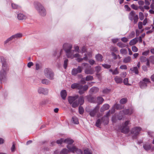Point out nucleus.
Masks as SVG:
<instances>
[{"label": "nucleus", "mask_w": 154, "mask_h": 154, "mask_svg": "<svg viewBox=\"0 0 154 154\" xmlns=\"http://www.w3.org/2000/svg\"><path fill=\"white\" fill-rule=\"evenodd\" d=\"M99 109V106H97L93 109H91L89 111L90 115L91 117H94L96 114L98 112Z\"/></svg>", "instance_id": "4468645a"}, {"label": "nucleus", "mask_w": 154, "mask_h": 154, "mask_svg": "<svg viewBox=\"0 0 154 154\" xmlns=\"http://www.w3.org/2000/svg\"><path fill=\"white\" fill-rule=\"evenodd\" d=\"M114 80L117 84H121L123 82V79L121 77L118 76H115L114 78Z\"/></svg>", "instance_id": "412c9836"}, {"label": "nucleus", "mask_w": 154, "mask_h": 154, "mask_svg": "<svg viewBox=\"0 0 154 154\" xmlns=\"http://www.w3.org/2000/svg\"><path fill=\"white\" fill-rule=\"evenodd\" d=\"M37 91L39 94H42L45 95H46L48 94V90L47 88L39 87L38 88Z\"/></svg>", "instance_id": "ddd939ff"}, {"label": "nucleus", "mask_w": 154, "mask_h": 154, "mask_svg": "<svg viewBox=\"0 0 154 154\" xmlns=\"http://www.w3.org/2000/svg\"><path fill=\"white\" fill-rule=\"evenodd\" d=\"M140 61L142 62H144L146 61V65L148 67L150 66V63L148 61V59L146 58V57L143 56H141L140 58Z\"/></svg>", "instance_id": "f3484780"}, {"label": "nucleus", "mask_w": 154, "mask_h": 154, "mask_svg": "<svg viewBox=\"0 0 154 154\" xmlns=\"http://www.w3.org/2000/svg\"><path fill=\"white\" fill-rule=\"evenodd\" d=\"M74 142V141L70 139V138H67L65 140L64 143L68 144V145H71L70 144H72Z\"/></svg>", "instance_id": "cd10ccee"}, {"label": "nucleus", "mask_w": 154, "mask_h": 154, "mask_svg": "<svg viewBox=\"0 0 154 154\" xmlns=\"http://www.w3.org/2000/svg\"><path fill=\"white\" fill-rule=\"evenodd\" d=\"M72 47V45L71 44L69 43H65L63 46V49L66 53L71 50Z\"/></svg>", "instance_id": "f8f14e48"}, {"label": "nucleus", "mask_w": 154, "mask_h": 154, "mask_svg": "<svg viewBox=\"0 0 154 154\" xmlns=\"http://www.w3.org/2000/svg\"><path fill=\"white\" fill-rule=\"evenodd\" d=\"M84 154H92V152L89 150L88 149H85L84 150Z\"/></svg>", "instance_id": "13d9d810"}, {"label": "nucleus", "mask_w": 154, "mask_h": 154, "mask_svg": "<svg viewBox=\"0 0 154 154\" xmlns=\"http://www.w3.org/2000/svg\"><path fill=\"white\" fill-rule=\"evenodd\" d=\"M118 119L116 116L115 115L112 117V120L113 123H116L117 122Z\"/></svg>", "instance_id": "09e8293b"}, {"label": "nucleus", "mask_w": 154, "mask_h": 154, "mask_svg": "<svg viewBox=\"0 0 154 154\" xmlns=\"http://www.w3.org/2000/svg\"><path fill=\"white\" fill-rule=\"evenodd\" d=\"M127 99L126 98H122L120 100V102L121 104H124L127 102Z\"/></svg>", "instance_id": "4d7b16f0"}, {"label": "nucleus", "mask_w": 154, "mask_h": 154, "mask_svg": "<svg viewBox=\"0 0 154 154\" xmlns=\"http://www.w3.org/2000/svg\"><path fill=\"white\" fill-rule=\"evenodd\" d=\"M79 112L80 114H82L84 112V110L83 108L81 106H80L79 107Z\"/></svg>", "instance_id": "3c124183"}, {"label": "nucleus", "mask_w": 154, "mask_h": 154, "mask_svg": "<svg viewBox=\"0 0 154 154\" xmlns=\"http://www.w3.org/2000/svg\"><path fill=\"white\" fill-rule=\"evenodd\" d=\"M99 88L96 87H93L90 90V93H96L99 91Z\"/></svg>", "instance_id": "bb28decb"}, {"label": "nucleus", "mask_w": 154, "mask_h": 154, "mask_svg": "<svg viewBox=\"0 0 154 154\" xmlns=\"http://www.w3.org/2000/svg\"><path fill=\"white\" fill-rule=\"evenodd\" d=\"M68 62V59H65L64 60L63 67L65 69H66V68L67 67V65Z\"/></svg>", "instance_id": "864d4df0"}, {"label": "nucleus", "mask_w": 154, "mask_h": 154, "mask_svg": "<svg viewBox=\"0 0 154 154\" xmlns=\"http://www.w3.org/2000/svg\"><path fill=\"white\" fill-rule=\"evenodd\" d=\"M131 7L133 9L135 10H137L139 8V7L134 4L131 5Z\"/></svg>", "instance_id": "6e6d98bb"}, {"label": "nucleus", "mask_w": 154, "mask_h": 154, "mask_svg": "<svg viewBox=\"0 0 154 154\" xmlns=\"http://www.w3.org/2000/svg\"><path fill=\"white\" fill-rule=\"evenodd\" d=\"M123 83L124 84L127 85H131L128 83V79L127 78H125L123 80Z\"/></svg>", "instance_id": "603ef678"}, {"label": "nucleus", "mask_w": 154, "mask_h": 154, "mask_svg": "<svg viewBox=\"0 0 154 154\" xmlns=\"http://www.w3.org/2000/svg\"><path fill=\"white\" fill-rule=\"evenodd\" d=\"M93 79V77L92 76L88 75L85 78V80L86 81H92Z\"/></svg>", "instance_id": "a18cd8bd"}, {"label": "nucleus", "mask_w": 154, "mask_h": 154, "mask_svg": "<svg viewBox=\"0 0 154 154\" xmlns=\"http://www.w3.org/2000/svg\"><path fill=\"white\" fill-rule=\"evenodd\" d=\"M132 51L134 52H137L138 51V49L135 46H133L131 48Z\"/></svg>", "instance_id": "5fc2aeb1"}, {"label": "nucleus", "mask_w": 154, "mask_h": 154, "mask_svg": "<svg viewBox=\"0 0 154 154\" xmlns=\"http://www.w3.org/2000/svg\"><path fill=\"white\" fill-rule=\"evenodd\" d=\"M129 121H127L124 124H122V126L119 127V129L121 130V132L125 134L128 133L129 131V128L128 126Z\"/></svg>", "instance_id": "0eeeda50"}, {"label": "nucleus", "mask_w": 154, "mask_h": 154, "mask_svg": "<svg viewBox=\"0 0 154 154\" xmlns=\"http://www.w3.org/2000/svg\"><path fill=\"white\" fill-rule=\"evenodd\" d=\"M95 71L97 72L96 75L98 78H99L100 76V74L99 73V72L101 70V67L99 66H96L95 68Z\"/></svg>", "instance_id": "393cba45"}, {"label": "nucleus", "mask_w": 154, "mask_h": 154, "mask_svg": "<svg viewBox=\"0 0 154 154\" xmlns=\"http://www.w3.org/2000/svg\"><path fill=\"white\" fill-rule=\"evenodd\" d=\"M150 82V81L149 79L144 78L142 81L140 82L139 85L141 88H144L147 86V84Z\"/></svg>", "instance_id": "9d476101"}, {"label": "nucleus", "mask_w": 154, "mask_h": 154, "mask_svg": "<svg viewBox=\"0 0 154 154\" xmlns=\"http://www.w3.org/2000/svg\"><path fill=\"white\" fill-rule=\"evenodd\" d=\"M124 7L126 10L127 11H130L131 10L130 8L127 5H125Z\"/></svg>", "instance_id": "69168bd1"}, {"label": "nucleus", "mask_w": 154, "mask_h": 154, "mask_svg": "<svg viewBox=\"0 0 154 154\" xmlns=\"http://www.w3.org/2000/svg\"><path fill=\"white\" fill-rule=\"evenodd\" d=\"M109 107V105L108 104H105L103 105L100 108V111L101 112H103L105 110L108 109Z\"/></svg>", "instance_id": "aec40b11"}, {"label": "nucleus", "mask_w": 154, "mask_h": 154, "mask_svg": "<svg viewBox=\"0 0 154 154\" xmlns=\"http://www.w3.org/2000/svg\"><path fill=\"white\" fill-rule=\"evenodd\" d=\"M84 57H86L87 58V60L88 58H90L92 57V53L90 52H87L85 54Z\"/></svg>", "instance_id": "ea45409f"}, {"label": "nucleus", "mask_w": 154, "mask_h": 154, "mask_svg": "<svg viewBox=\"0 0 154 154\" xmlns=\"http://www.w3.org/2000/svg\"><path fill=\"white\" fill-rule=\"evenodd\" d=\"M128 17L129 19L131 21H133V23L134 24L137 23L139 19L138 15L136 14L135 12L134 11H132L129 13Z\"/></svg>", "instance_id": "39448f33"}, {"label": "nucleus", "mask_w": 154, "mask_h": 154, "mask_svg": "<svg viewBox=\"0 0 154 154\" xmlns=\"http://www.w3.org/2000/svg\"><path fill=\"white\" fill-rule=\"evenodd\" d=\"M121 40H122V42H127L128 40L127 38L126 37H123V38H122L121 39Z\"/></svg>", "instance_id": "774afa93"}, {"label": "nucleus", "mask_w": 154, "mask_h": 154, "mask_svg": "<svg viewBox=\"0 0 154 154\" xmlns=\"http://www.w3.org/2000/svg\"><path fill=\"white\" fill-rule=\"evenodd\" d=\"M102 121L104 124L107 125L109 123V118L106 116H103L102 119Z\"/></svg>", "instance_id": "c85d7f7f"}, {"label": "nucleus", "mask_w": 154, "mask_h": 154, "mask_svg": "<svg viewBox=\"0 0 154 154\" xmlns=\"http://www.w3.org/2000/svg\"><path fill=\"white\" fill-rule=\"evenodd\" d=\"M11 5L12 8L14 9H18L20 8L19 5L13 3H11Z\"/></svg>", "instance_id": "4c0bfd02"}, {"label": "nucleus", "mask_w": 154, "mask_h": 154, "mask_svg": "<svg viewBox=\"0 0 154 154\" xmlns=\"http://www.w3.org/2000/svg\"><path fill=\"white\" fill-rule=\"evenodd\" d=\"M131 60V58L130 56L125 58L123 60V62L124 63H128L130 62Z\"/></svg>", "instance_id": "473e14b6"}, {"label": "nucleus", "mask_w": 154, "mask_h": 154, "mask_svg": "<svg viewBox=\"0 0 154 154\" xmlns=\"http://www.w3.org/2000/svg\"><path fill=\"white\" fill-rule=\"evenodd\" d=\"M82 71V68L80 66H79L77 68H74L72 69L71 72L72 74L73 75H76L77 74L81 72Z\"/></svg>", "instance_id": "2eb2a0df"}, {"label": "nucleus", "mask_w": 154, "mask_h": 154, "mask_svg": "<svg viewBox=\"0 0 154 154\" xmlns=\"http://www.w3.org/2000/svg\"><path fill=\"white\" fill-rule=\"evenodd\" d=\"M5 59L2 56H0V61L2 63V66L0 71V79L1 80L5 78L6 76L9 68L6 63Z\"/></svg>", "instance_id": "f03ea898"}, {"label": "nucleus", "mask_w": 154, "mask_h": 154, "mask_svg": "<svg viewBox=\"0 0 154 154\" xmlns=\"http://www.w3.org/2000/svg\"><path fill=\"white\" fill-rule=\"evenodd\" d=\"M44 75L47 78L50 80H53L54 79V74L52 70L49 68H45L44 71Z\"/></svg>", "instance_id": "423d86ee"}, {"label": "nucleus", "mask_w": 154, "mask_h": 154, "mask_svg": "<svg viewBox=\"0 0 154 154\" xmlns=\"http://www.w3.org/2000/svg\"><path fill=\"white\" fill-rule=\"evenodd\" d=\"M13 39H14L13 37L12 36H11L10 37L8 38L6 41L4 42V44H6Z\"/></svg>", "instance_id": "8fccbe9b"}, {"label": "nucleus", "mask_w": 154, "mask_h": 154, "mask_svg": "<svg viewBox=\"0 0 154 154\" xmlns=\"http://www.w3.org/2000/svg\"><path fill=\"white\" fill-rule=\"evenodd\" d=\"M102 122V121H101L100 119H97L96 123V125L98 127H100Z\"/></svg>", "instance_id": "de8ad7c7"}, {"label": "nucleus", "mask_w": 154, "mask_h": 154, "mask_svg": "<svg viewBox=\"0 0 154 154\" xmlns=\"http://www.w3.org/2000/svg\"><path fill=\"white\" fill-rule=\"evenodd\" d=\"M117 45L118 46L121 48H124L126 46V45L122 42H119L118 43Z\"/></svg>", "instance_id": "c03bdc74"}, {"label": "nucleus", "mask_w": 154, "mask_h": 154, "mask_svg": "<svg viewBox=\"0 0 154 154\" xmlns=\"http://www.w3.org/2000/svg\"><path fill=\"white\" fill-rule=\"evenodd\" d=\"M75 53V51L73 50H72L66 53V55L68 58L71 59H73L74 58L81 57V55L78 53Z\"/></svg>", "instance_id": "1a4fd4ad"}, {"label": "nucleus", "mask_w": 154, "mask_h": 154, "mask_svg": "<svg viewBox=\"0 0 154 154\" xmlns=\"http://www.w3.org/2000/svg\"><path fill=\"white\" fill-rule=\"evenodd\" d=\"M120 53L122 55H125L127 53V49L125 48H122L120 50Z\"/></svg>", "instance_id": "58836bf2"}, {"label": "nucleus", "mask_w": 154, "mask_h": 154, "mask_svg": "<svg viewBox=\"0 0 154 154\" xmlns=\"http://www.w3.org/2000/svg\"><path fill=\"white\" fill-rule=\"evenodd\" d=\"M89 63L91 65H93L95 63V61L91 59L89 60Z\"/></svg>", "instance_id": "0e129e2a"}, {"label": "nucleus", "mask_w": 154, "mask_h": 154, "mask_svg": "<svg viewBox=\"0 0 154 154\" xmlns=\"http://www.w3.org/2000/svg\"><path fill=\"white\" fill-rule=\"evenodd\" d=\"M70 152L69 149H67L66 148L63 149L60 152V154H67Z\"/></svg>", "instance_id": "f704fd0d"}, {"label": "nucleus", "mask_w": 154, "mask_h": 154, "mask_svg": "<svg viewBox=\"0 0 154 154\" xmlns=\"http://www.w3.org/2000/svg\"><path fill=\"white\" fill-rule=\"evenodd\" d=\"M149 62H150L152 64H154V56H150L148 58Z\"/></svg>", "instance_id": "a19ab883"}, {"label": "nucleus", "mask_w": 154, "mask_h": 154, "mask_svg": "<svg viewBox=\"0 0 154 154\" xmlns=\"http://www.w3.org/2000/svg\"><path fill=\"white\" fill-rule=\"evenodd\" d=\"M77 58L76 60L79 62H81L83 60H87V58L86 57H84L83 58H80V57H77Z\"/></svg>", "instance_id": "c9c22d12"}, {"label": "nucleus", "mask_w": 154, "mask_h": 154, "mask_svg": "<svg viewBox=\"0 0 154 154\" xmlns=\"http://www.w3.org/2000/svg\"><path fill=\"white\" fill-rule=\"evenodd\" d=\"M143 148L145 150H148L151 149V146L150 144L146 143L143 145Z\"/></svg>", "instance_id": "7c9ffc66"}, {"label": "nucleus", "mask_w": 154, "mask_h": 154, "mask_svg": "<svg viewBox=\"0 0 154 154\" xmlns=\"http://www.w3.org/2000/svg\"><path fill=\"white\" fill-rule=\"evenodd\" d=\"M89 100L91 103H96V99L92 96H90L88 98Z\"/></svg>", "instance_id": "e433bc0d"}, {"label": "nucleus", "mask_w": 154, "mask_h": 154, "mask_svg": "<svg viewBox=\"0 0 154 154\" xmlns=\"http://www.w3.org/2000/svg\"><path fill=\"white\" fill-rule=\"evenodd\" d=\"M82 53L83 54L86 52V49L85 47H83L82 49Z\"/></svg>", "instance_id": "338daca9"}, {"label": "nucleus", "mask_w": 154, "mask_h": 154, "mask_svg": "<svg viewBox=\"0 0 154 154\" xmlns=\"http://www.w3.org/2000/svg\"><path fill=\"white\" fill-rule=\"evenodd\" d=\"M109 71L111 72L113 75H117L119 73L117 68H116L114 70H113L112 69H109Z\"/></svg>", "instance_id": "5701e85b"}, {"label": "nucleus", "mask_w": 154, "mask_h": 154, "mask_svg": "<svg viewBox=\"0 0 154 154\" xmlns=\"http://www.w3.org/2000/svg\"><path fill=\"white\" fill-rule=\"evenodd\" d=\"M122 112L125 115H131L134 112V110L132 108H131L130 109H124Z\"/></svg>", "instance_id": "6ab92c4d"}, {"label": "nucleus", "mask_w": 154, "mask_h": 154, "mask_svg": "<svg viewBox=\"0 0 154 154\" xmlns=\"http://www.w3.org/2000/svg\"><path fill=\"white\" fill-rule=\"evenodd\" d=\"M141 130V128L140 127H136L133 128L131 130V133L133 134V138H135L134 136L136 137L140 133V131Z\"/></svg>", "instance_id": "9b49d317"}, {"label": "nucleus", "mask_w": 154, "mask_h": 154, "mask_svg": "<svg viewBox=\"0 0 154 154\" xmlns=\"http://www.w3.org/2000/svg\"><path fill=\"white\" fill-rule=\"evenodd\" d=\"M91 67V66H90L89 68H86L85 69V72L86 74L92 75L94 73V70Z\"/></svg>", "instance_id": "dca6fc26"}, {"label": "nucleus", "mask_w": 154, "mask_h": 154, "mask_svg": "<svg viewBox=\"0 0 154 154\" xmlns=\"http://www.w3.org/2000/svg\"><path fill=\"white\" fill-rule=\"evenodd\" d=\"M120 68L121 69H127V67L126 65H122L120 67Z\"/></svg>", "instance_id": "e2e57ef3"}, {"label": "nucleus", "mask_w": 154, "mask_h": 154, "mask_svg": "<svg viewBox=\"0 0 154 154\" xmlns=\"http://www.w3.org/2000/svg\"><path fill=\"white\" fill-rule=\"evenodd\" d=\"M139 38H136L131 40L129 42V45H133L136 44L138 41Z\"/></svg>", "instance_id": "b1692460"}, {"label": "nucleus", "mask_w": 154, "mask_h": 154, "mask_svg": "<svg viewBox=\"0 0 154 154\" xmlns=\"http://www.w3.org/2000/svg\"><path fill=\"white\" fill-rule=\"evenodd\" d=\"M71 88L73 89L76 88L79 90V92L80 94H83L85 91L88 89V86L86 85L83 86L79 84L74 83L71 85Z\"/></svg>", "instance_id": "20e7f679"}, {"label": "nucleus", "mask_w": 154, "mask_h": 154, "mask_svg": "<svg viewBox=\"0 0 154 154\" xmlns=\"http://www.w3.org/2000/svg\"><path fill=\"white\" fill-rule=\"evenodd\" d=\"M68 100L69 103L73 108L77 107L79 104L82 105L84 102V99L83 96H81L79 98V96L76 95L73 96H69Z\"/></svg>", "instance_id": "f257e3e1"}, {"label": "nucleus", "mask_w": 154, "mask_h": 154, "mask_svg": "<svg viewBox=\"0 0 154 154\" xmlns=\"http://www.w3.org/2000/svg\"><path fill=\"white\" fill-rule=\"evenodd\" d=\"M14 39H17L22 37V35L21 33H18L12 35Z\"/></svg>", "instance_id": "72a5a7b5"}, {"label": "nucleus", "mask_w": 154, "mask_h": 154, "mask_svg": "<svg viewBox=\"0 0 154 154\" xmlns=\"http://www.w3.org/2000/svg\"><path fill=\"white\" fill-rule=\"evenodd\" d=\"M149 50H148L145 51H144L142 53V54L143 55H144L146 56H147L148 55L149 53Z\"/></svg>", "instance_id": "680f3d73"}, {"label": "nucleus", "mask_w": 154, "mask_h": 154, "mask_svg": "<svg viewBox=\"0 0 154 154\" xmlns=\"http://www.w3.org/2000/svg\"><path fill=\"white\" fill-rule=\"evenodd\" d=\"M34 5L35 9L41 16L45 17L46 15V9L40 3L35 2L34 3Z\"/></svg>", "instance_id": "7ed1b4c3"}, {"label": "nucleus", "mask_w": 154, "mask_h": 154, "mask_svg": "<svg viewBox=\"0 0 154 154\" xmlns=\"http://www.w3.org/2000/svg\"><path fill=\"white\" fill-rule=\"evenodd\" d=\"M61 96L63 100L65 99L67 95L66 92V90H63L60 93Z\"/></svg>", "instance_id": "2f4dec72"}, {"label": "nucleus", "mask_w": 154, "mask_h": 154, "mask_svg": "<svg viewBox=\"0 0 154 154\" xmlns=\"http://www.w3.org/2000/svg\"><path fill=\"white\" fill-rule=\"evenodd\" d=\"M17 18L18 20H26L27 18V17L23 14L19 13L17 14Z\"/></svg>", "instance_id": "a211bd4d"}, {"label": "nucleus", "mask_w": 154, "mask_h": 154, "mask_svg": "<svg viewBox=\"0 0 154 154\" xmlns=\"http://www.w3.org/2000/svg\"><path fill=\"white\" fill-rule=\"evenodd\" d=\"M96 59L98 61L101 62L103 61V57L100 54H98L95 56Z\"/></svg>", "instance_id": "c756f323"}, {"label": "nucleus", "mask_w": 154, "mask_h": 154, "mask_svg": "<svg viewBox=\"0 0 154 154\" xmlns=\"http://www.w3.org/2000/svg\"><path fill=\"white\" fill-rule=\"evenodd\" d=\"M66 147L70 152L73 153L75 152L77 154H82V151L80 149L77 148L75 146L73 145H68L66 146Z\"/></svg>", "instance_id": "6e6552de"}, {"label": "nucleus", "mask_w": 154, "mask_h": 154, "mask_svg": "<svg viewBox=\"0 0 154 154\" xmlns=\"http://www.w3.org/2000/svg\"><path fill=\"white\" fill-rule=\"evenodd\" d=\"M138 69L137 67L135 66L130 68V70L133 72L134 73L136 74L137 75L139 74Z\"/></svg>", "instance_id": "a878e982"}, {"label": "nucleus", "mask_w": 154, "mask_h": 154, "mask_svg": "<svg viewBox=\"0 0 154 154\" xmlns=\"http://www.w3.org/2000/svg\"><path fill=\"white\" fill-rule=\"evenodd\" d=\"M50 82V81L47 79H42V83L44 84L48 85Z\"/></svg>", "instance_id": "79ce46f5"}, {"label": "nucleus", "mask_w": 154, "mask_h": 154, "mask_svg": "<svg viewBox=\"0 0 154 154\" xmlns=\"http://www.w3.org/2000/svg\"><path fill=\"white\" fill-rule=\"evenodd\" d=\"M104 99L101 97H97L96 100V103L98 104H102L104 101Z\"/></svg>", "instance_id": "4be33fe9"}, {"label": "nucleus", "mask_w": 154, "mask_h": 154, "mask_svg": "<svg viewBox=\"0 0 154 154\" xmlns=\"http://www.w3.org/2000/svg\"><path fill=\"white\" fill-rule=\"evenodd\" d=\"M102 66L106 69H109L111 67V65L107 64H103Z\"/></svg>", "instance_id": "bf43d9fd"}, {"label": "nucleus", "mask_w": 154, "mask_h": 154, "mask_svg": "<svg viewBox=\"0 0 154 154\" xmlns=\"http://www.w3.org/2000/svg\"><path fill=\"white\" fill-rule=\"evenodd\" d=\"M139 17L140 20H142L144 18V16L143 13L142 12L139 13Z\"/></svg>", "instance_id": "49530a36"}, {"label": "nucleus", "mask_w": 154, "mask_h": 154, "mask_svg": "<svg viewBox=\"0 0 154 154\" xmlns=\"http://www.w3.org/2000/svg\"><path fill=\"white\" fill-rule=\"evenodd\" d=\"M143 23L141 22H139L138 23V27L140 29H141L143 27Z\"/></svg>", "instance_id": "052dcab7"}, {"label": "nucleus", "mask_w": 154, "mask_h": 154, "mask_svg": "<svg viewBox=\"0 0 154 154\" xmlns=\"http://www.w3.org/2000/svg\"><path fill=\"white\" fill-rule=\"evenodd\" d=\"M72 121L73 123L77 124L79 123V121L78 118L75 116H73L72 118Z\"/></svg>", "instance_id": "37998d69"}]
</instances>
